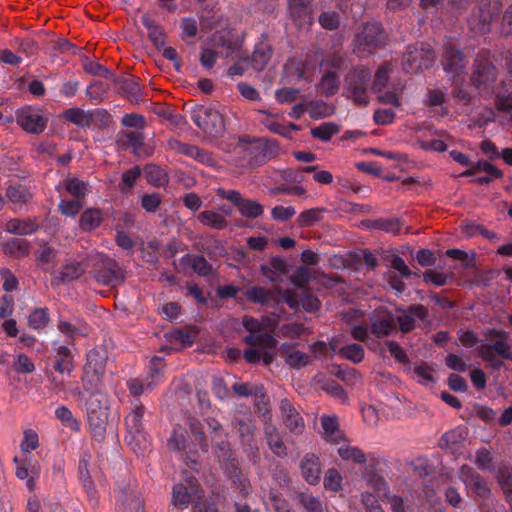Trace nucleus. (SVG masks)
Returning <instances> with one entry per match:
<instances>
[{
    "label": "nucleus",
    "mask_w": 512,
    "mask_h": 512,
    "mask_svg": "<svg viewBox=\"0 0 512 512\" xmlns=\"http://www.w3.org/2000/svg\"><path fill=\"white\" fill-rule=\"evenodd\" d=\"M435 62L434 51L423 45H409L402 55V69L407 74H415L421 69H429Z\"/></svg>",
    "instance_id": "7"
},
{
    "label": "nucleus",
    "mask_w": 512,
    "mask_h": 512,
    "mask_svg": "<svg viewBox=\"0 0 512 512\" xmlns=\"http://www.w3.org/2000/svg\"><path fill=\"white\" fill-rule=\"evenodd\" d=\"M109 89V84L101 80H95L91 82L86 88V95L91 100H102L103 96L107 93Z\"/></svg>",
    "instance_id": "61"
},
{
    "label": "nucleus",
    "mask_w": 512,
    "mask_h": 512,
    "mask_svg": "<svg viewBox=\"0 0 512 512\" xmlns=\"http://www.w3.org/2000/svg\"><path fill=\"white\" fill-rule=\"evenodd\" d=\"M325 208H311L301 212L297 218V224L299 227H311L322 220V213L325 212Z\"/></svg>",
    "instance_id": "44"
},
{
    "label": "nucleus",
    "mask_w": 512,
    "mask_h": 512,
    "mask_svg": "<svg viewBox=\"0 0 512 512\" xmlns=\"http://www.w3.org/2000/svg\"><path fill=\"white\" fill-rule=\"evenodd\" d=\"M6 196L10 202L16 205H24L32 198L31 193L22 186H9L6 189Z\"/></svg>",
    "instance_id": "50"
},
{
    "label": "nucleus",
    "mask_w": 512,
    "mask_h": 512,
    "mask_svg": "<svg viewBox=\"0 0 512 512\" xmlns=\"http://www.w3.org/2000/svg\"><path fill=\"white\" fill-rule=\"evenodd\" d=\"M17 125L26 133L39 135L47 128L48 115L37 105H25L15 111Z\"/></svg>",
    "instance_id": "6"
},
{
    "label": "nucleus",
    "mask_w": 512,
    "mask_h": 512,
    "mask_svg": "<svg viewBox=\"0 0 512 512\" xmlns=\"http://www.w3.org/2000/svg\"><path fill=\"white\" fill-rule=\"evenodd\" d=\"M108 360L107 351L103 348L91 349L86 354L85 368L105 374Z\"/></svg>",
    "instance_id": "37"
},
{
    "label": "nucleus",
    "mask_w": 512,
    "mask_h": 512,
    "mask_svg": "<svg viewBox=\"0 0 512 512\" xmlns=\"http://www.w3.org/2000/svg\"><path fill=\"white\" fill-rule=\"evenodd\" d=\"M82 208V203L79 199L61 200L58 204L60 213L67 217L76 216Z\"/></svg>",
    "instance_id": "63"
},
{
    "label": "nucleus",
    "mask_w": 512,
    "mask_h": 512,
    "mask_svg": "<svg viewBox=\"0 0 512 512\" xmlns=\"http://www.w3.org/2000/svg\"><path fill=\"white\" fill-rule=\"evenodd\" d=\"M374 490L376 493V496L371 494L370 492H365L362 494V503L364 507L366 508V511L368 512L378 504V498H381L383 496H386L387 494V486L383 479L376 478L374 479Z\"/></svg>",
    "instance_id": "39"
},
{
    "label": "nucleus",
    "mask_w": 512,
    "mask_h": 512,
    "mask_svg": "<svg viewBox=\"0 0 512 512\" xmlns=\"http://www.w3.org/2000/svg\"><path fill=\"white\" fill-rule=\"evenodd\" d=\"M498 344H506V340L498 339L492 343L481 344L478 347L479 356L494 371H500L504 366V362L497 358L499 355L495 346Z\"/></svg>",
    "instance_id": "27"
},
{
    "label": "nucleus",
    "mask_w": 512,
    "mask_h": 512,
    "mask_svg": "<svg viewBox=\"0 0 512 512\" xmlns=\"http://www.w3.org/2000/svg\"><path fill=\"white\" fill-rule=\"evenodd\" d=\"M63 118L79 128H89L87 111H84L78 107H72L64 110Z\"/></svg>",
    "instance_id": "46"
},
{
    "label": "nucleus",
    "mask_w": 512,
    "mask_h": 512,
    "mask_svg": "<svg viewBox=\"0 0 512 512\" xmlns=\"http://www.w3.org/2000/svg\"><path fill=\"white\" fill-rule=\"evenodd\" d=\"M197 220L205 227L215 230L227 228L228 221L219 211L215 209L204 210L197 215Z\"/></svg>",
    "instance_id": "36"
},
{
    "label": "nucleus",
    "mask_w": 512,
    "mask_h": 512,
    "mask_svg": "<svg viewBox=\"0 0 512 512\" xmlns=\"http://www.w3.org/2000/svg\"><path fill=\"white\" fill-rule=\"evenodd\" d=\"M65 188L69 194L77 199L84 197L87 193L86 183L77 177H68L65 180Z\"/></svg>",
    "instance_id": "53"
},
{
    "label": "nucleus",
    "mask_w": 512,
    "mask_h": 512,
    "mask_svg": "<svg viewBox=\"0 0 512 512\" xmlns=\"http://www.w3.org/2000/svg\"><path fill=\"white\" fill-rule=\"evenodd\" d=\"M83 67L87 73L92 74L94 76H99V77H102V78H105V79H108L111 81L113 80V78L116 75L112 70H110L106 66H104L98 62L92 61V60H87L84 63Z\"/></svg>",
    "instance_id": "51"
},
{
    "label": "nucleus",
    "mask_w": 512,
    "mask_h": 512,
    "mask_svg": "<svg viewBox=\"0 0 512 512\" xmlns=\"http://www.w3.org/2000/svg\"><path fill=\"white\" fill-rule=\"evenodd\" d=\"M141 23L148 30V38L154 46L158 49L163 47L165 45L166 35L162 26L148 13H144L141 16Z\"/></svg>",
    "instance_id": "30"
},
{
    "label": "nucleus",
    "mask_w": 512,
    "mask_h": 512,
    "mask_svg": "<svg viewBox=\"0 0 512 512\" xmlns=\"http://www.w3.org/2000/svg\"><path fill=\"white\" fill-rule=\"evenodd\" d=\"M281 357L291 368L300 369L310 363L311 357L297 349L296 343H284L280 349Z\"/></svg>",
    "instance_id": "21"
},
{
    "label": "nucleus",
    "mask_w": 512,
    "mask_h": 512,
    "mask_svg": "<svg viewBox=\"0 0 512 512\" xmlns=\"http://www.w3.org/2000/svg\"><path fill=\"white\" fill-rule=\"evenodd\" d=\"M321 425L323 437L327 442L339 445L337 452L343 460L358 464L366 461V456L363 451L346 442L343 432L339 429L336 418H322Z\"/></svg>",
    "instance_id": "4"
},
{
    "label": "nucleus",
    "mask_w": 512,
    "mask_h": 512,
    "mask_svg": "<svg viewBox=\"0 0 512 512\" xmlns=\"http://www.w3.org/2000/svg\"><path fill=\"white\" fill-rule=\"evenodd\" d=\"M243 38L227 33L215 34L213 43L216 47L222 48V54L225 58L236 59L242 55Z\"/></svg>",
    "instance_id": "17"
},
{
    "label": "nucleus",
    "mask_w": 512,
    "mask_h": 512,
    "mask_svg": "<svg viewBox=\"0 0 512 512\" xmlns=\"http://www.w3.org/2000/svg\"><path fill=\"white\" fill-rule=\"evenodd\" d=\"M246 299L250 303L261 304L264 305L268 303L271 299V293L264 287L261 286H252L244 292Z\"/></svg>",
    "instance_id": "48"
},
{
    "label": "nucleus",
    "mask_w": 512,
    "mask_h": 512,
    "mask_svg": "<svg viewBox=\"0 0 512 512\" xmlns=\"http://www.w3.org/2000/svg\"><path fill=\"white\" fill-rule=\"evenodd\" d=\"M103 212L98 208H87L79 219V227L83 232H91L97 229L103 222Z\"/></svg>",
    "instance_id": "35"
},
{
    "label": "nucleus",
    "mask_w": 512,
    "mask_h": 512,
    "mask_svg": "<svg viewBox=\"0 0 512 512\" xmlns=\"http://www.w3.org/2000/svg\"><path fill=\"white\" fill-rule=\"evenodd\" d=\"M310 3L311 0H288V10L296 25L311 24Z\"/></svg>",
    "instance_id": "28"
},
{
    "label": "nucleus",
    "mask_w": 512,
    "mask_h": 512,
    "mask_svg": "<svg viewBox=\"0 0 512 512\" xmlns=\"http://www.w3.org/2000/svg\"><path fill=\"white\" fill-rule=\"evenodd\" d=\"M299 499L307 512H324V505L319 497L309 493H301Z\"/></svg>",
    "instance_id": "60"
},
{
    "label": "nucleus",
    "mask_w": 512,
    "mask_h": 512,
    "mask_svg": "<svg viewBox=\"0 0 512 512\" xmlns=\"http://www.w3.org/2000/svg\"><path fill=\"white\" fill-rule=\"evenodd\" d=\"M180 263L201 277H208L213 273L212 265L200 254L187 253L180 258Z\"/></svg>",
    "instance_id": "26"
},
{
    "label": "nucleus",
    "mask_w": 512,
    "mask_h": 512,
    "mask_svg": "<svg viewBox=\"0 0 512 512\" xmlns=\"http://www.w3.org/2000/svg\"><path fill=\"white\" fill-rule=\"evenodd\" d=\"M110 114L106 109H94L87 111V119L89 121V128L97 126L99 128L108 125Z\"/></svg>",
    "instance_id": "55"
},
{
    "label": "nucleus",
    "mask_w": 512,
    "mask_h": 512,
    "mask_svg": "<svg viewBox=\"0 0 512 512\" xmlns=\"http://www.w3.org/2000/svg\"><path fill=\"white\" fill-rule=\"evenodd\" d=\"M242 324L249 332L243 338L247 345L258 347L260 350H273L276 347V340L270 333L262 331L263 325L258 319L245 315Z\"/></svg>",
    "instance_id": "9"
},
{
    "label": "nucleus",
    "mask_w": 512,
    "mask_h": 512,
    "mask_svg": "<svg viewBox=\"0 0 512 512\" xmlns=\"http://www.w3.org/2000/svg\"><path fill=\"white\" fill-rule=\"evenodd\" d=\"M164 358L160 356H153L148 364L147 375L154 380L158 385L164 381Z\"/></svg>",
    "instance_id": "49"
},
{
    "label": "nucleus",
    "mask_w": 512,
    "mask_h": 512,
    "mask_svg": "<svg viewBox=\"0 0 512 512\" xmlns=\"http://www.w3.org/2000/svg\"><path fill=\"white\" fill-rule=\"evenodd\" d=\"M86 268L87 265L84 261L69 262L61 268V271L59 272L60 280L63 282L74 281L84 274Z\"/></svg>",
    "instance_id": "42"
},
{
    "label": "nucleus",
    "mask_w": 512,
    "mask_h": 512,
    "mask_svg": "<svg viewBox=\"0 0 512 512\" xmlns=\"http://www.w3.org/2000/svg\"><path fill=\"white\" fill-rule=\"evenodd\" d=\"M28 326L38 332L45 330L51 322L47 307L34 308L27 318Z\"/></svg>",
    "instance_id": "38"
},
{
    "label": "nucleus",
    "mask_w": 512,
    "mask_h": 512,
    "mask_svg": "<svg viewBox=\"0 0 512 512\" xmlns=\"http://www.w3.org/2000/svg\"><path fill=\"white\" fill-rule=\"evenodd\" d=\"M501 10L502 2L500 0H478L467 19L470 33L474 37L490 33L492 23L498 19Z\"/></svg>",
    "instance_id": "2"
},
{
    "label": "nucleus",
    "mask_w": 512,
    "mask_h": 512,
    "mask_svg": "<svg viewBox=\"0 0 512 512\" xmlns=\"http://www.w3.org/2000/svg\"><path fill=\"white\" fill-rule=\"evenodd\" d=\"M310 133L313 138L328 142L334 135L339 133V126L334 122H326L312 128Z\"/></svg>",
    "instance_id": "45"
},
{
    "label": "nucleus",
    "mask_w": 512,
    "mask_h": 512,
    "mask_svg": "<svg viewBox=\"0 0 512 512\" xmlns=\"http://www.w3.org/2000/svg\"><path fill=\"white\" fill-rule=\"evenodd\" d=\"M16 466V476L20 480H26V485L30 490L34 489L35 480L40 475V464L31 454H25L14 457Z\"/></svg>",
    "instance_id": "12"
},
{
    "label": "nucleus",
    "mask_w": 512,
    "mask_h": 512,
    "mask_svg": "<svg viewBox=\"0 0 512 512\" xmlns=\"http://www.w3.org/2000/svg\"><path fill=\"white\" fill-rule=\"evenodd\" d=\"M117 144L123 149L131 148L137 153L144 146V135L140 131H119Z\"/></svg>",
    "instance_id": "34"
},
{
    "label": "nucleus",
    "mask_w": 512,
    "mask_h": 512,
    "mask_svg": "<svg viewBox=\"0 0 512 512\" xmlns=\"http://www.w3.org/2000/svg\"><path fill=\"white\" fill-rule=\"evenodd\" d=\"M467 64L462 52L452 45H446L443 51L442 65L444 70L453 77L463 71Z\"/></svg>",
    "instance_id": "18"
},
{
    "label": "nucleus",
    "mask_w": 512,
    "mask_h": 512,
    "mask_svg": "<svg viewBox=\"0 0 512 512\" xmlns=\"http://www.w3.org/2000/svg\"><path fill=\"white\" fill-rule=\"evenodd\" d=\"M140 175L141 169L139 166H134L126 170L121 177L122 183L120 184V190L125 192L132 189Z\"/></svg>",
    "instance_id": "59"
},
{
    "label": "nucleus",
    "mask_w": 512,
    "mask_h": 512,
    "mask_svg": "<svg viewBox=\"0 0 512 512\" xmlns=\"http://www.w3.org/2000/svg\"><path fill=\"white\" fill-rule=\"evenodd\" d=\"M330 348L336 352L341 358L351 361L354 364H359L364 360L365 350L361 344L352 343L340 348H337L336 341L330 342Z\"/></svg>",
    "instance_id": "31"
},
{
    "label": "nucleus",
    "mask_w": 512,
    "mask_h": 512,
    "mask_svg": "<svg viewBox=\"0 0 512 512\" xmlns=\"http://www.w3.org/2000/svg\"><path fill=\"white\" fill-rule=\"evenodd\" d=\"M371 71L364 65L352 67L344 77V94L357 106L370 103L369 88L371 87Z\"/></svg>",
    "instance_id": "1"
},
{
    "label": "nucleus",
    "mask_w": 512,
    "mask_h": 512,
    "mask_svg": "<svg viewBox=\"0 0 512 512\" xmlns=\"http://www.w3.org/2000/svg\"><path fill=\"white\" fill-rule=\"evenodd\" d=\"M322 28L326 30H336L340 25V15L336 11H323L318 18Z\"/></svg>",
    "instance_id": "56"
},
{
    "label": "nucleus",
    "mask_w": 512,
    "mask_h": 512,
    "mask_svg": "<svg viewBox=\"0 0 512 512\" xmlns=\"http://www.w3.org/2000/svg\"><path fill=\"white\" fill-rule=\"evenodd\" d=\"M51 353L53 358L52 367L55 372L62 376V379L52 377L51 382L55 387L61 388L63 386L64 378L70 377L71 373L75 369L74 356L68 346L57 343L52 344Z\"/></svg>",
    "instance_id": "10"
},
{
    "label": "nucleus",
    "mask_w": 512,
    "mask_h": 512,
    "mask_svg": "<svg viewBox=\"0 0 512 512\" xmlns=\"http://www.w3.org/2000/svg\"><path fill=\"white\" fill-rule=\"evenodd\" d=\"M13 369L16 373H33L35 371V365L31 358L26 354L20 353L16 356L13 364Z\"/></svg>",
    "instance_id": "64"
},
{
    "label": "nucleus",
    "mask_w": 512,
    "mask_h": 512,
    "mask_svg": "<svg viewBox=\"0 0 512 512\" xmlns=\"http://www.w3.org/2000/svg\"><path fill=\"white\" fill-rule=\"evenodd\" d=\"M199 494V485L193 477H188L182 483L173 488L172 502L174 506L181 509L187 508L191 501H194Z\"/></svg>",
    "instance_id": "15"
},
{
    "label": "nucleus",
    "mask_w": 512,
    "mask_h": 512,
    "mask_svg": "<svg viewBox=\"0 0 512 512\" xmlns=\"http://www.w3.org/2000/svg\"><path fill=\"white\" fill-rule=\"evenodd\" d=\"M459 477L466 485L467 489L477 497L486 498L490 489L483 478L476 474L468 464H463L459 471Z\"/></svg>",
    "instance_id": "16"
},
{
    "label": "nucleus",
    "mask_w": 512,
    "mask_h": 512,
    "mask_svg": "<svg viewBox=\"0 0 512 512\" xmlns=\"http://www.w3.org/2000/svg\"><path fill=\"white\" fill-rule=\"evenodd\" d=\"M2 249L5 255L20 259L30 254L31 244L25 238L15 237L4 242Z\"/></svg>",
    "instance_id": "32"
},
{
    "label": "nucleus",
    "mask_w": 512,
    "mask_h": 512,
    "mask_svg": "<svg viewBox=\"0 0 512 512\" xmlns=\"http://www.w3.org/2000/svg\"><path fill=\"white\" fill-rule=\"evenodd\" d=\"M40 228L39 218L34 216L10 219L6 223L5 231L14 235L28 236L34 234Z\"/></svg>",
    "instance_id": "20"
},
{
    "label": "nucleus",
    "mask_w": 512,
    "mask_h": 512,
    "mask_svg": "<svg viewBox=\"0 0 512 512\" xmlns=\"http://www.w3.org/2000/svg\"><path fill=\"white\" fill-rule=\"evenodd\" d=\"M94 277L97 282L112 287L124 281L122 270L114 260L105 262L101 268L96 270Z\"/></svg>",
    "instance_id": "19"
},
{
    "label": "nucleus",
    "mask_w": 512,
    "mask_h": 512,
    "mask_svg": "<svg viewBox=\"0 0 512 512\" xmlns=\"http://www.w3.org/2000/svg\"><path fill=\"white\" fill-rule=\"evenodd\" d=\"M301 474L303 478L311 485H315L320 480L321 465L319 458L314 454H307L300 463Z\"/></svg>",
    "instance_id": "29"
},
{
    "label": "nucleus",
    "mask_w": 512,
    "mask_h": 512,
    "mask_svg": "<svg viewBox=\"0 0 512 512\" xmlns=\"http://www.w3.org/2000/svg\"><path fill=\"white\" fill-rule=\"evenodd\" d=\"M494 105L498 112L509 115L512 123V83L503 82L495 92Z\"/></svg>",
    "instance_id": "24"
},
{
    "label": "nucleus",
    "mask_w": 512,
    "mask_h": 512,
    "mask_svg": "<svg viewBox=\"0 0 512 512\" xmlns=\"http://www.w3.org/2000/svg\"><path fill=\"white\" fill-rule=\"evenodd\" d=\"M104 375L105 374L103 373L84 367L83 375L81 378L84 389L86 391L98 392L102 386Z\"/></svg>",
    "instance_id": "43"
},
{
    "label": "nucleus",
    "mask_w": 512,
    "mask_h": 512,
    "mask_svg": "<svg viewBox=\"0 0 512 512\" xmlns=\"http://www.w3.org/2000/svg\"><path fill=\"white\" fill-rule=\"evenodd\" d=\"M82 408L86 412L87 416H107V396L99 392H91V394L85 398Z\"/></svg>",
    "instance_id": "22"
},
{
    "label": "nucleus",
    "mask_w": 512,
    "mask_h": 512,
    "mask_svg": "<svg viewBox=\"0 0 512 512\" xmlns=\"http://www.w3.org/2000/svg\"><path fill=\"white\" fill-rule=\"evenodd\" d=\"M340 88V80L335 71L326 72L320 81L319 90L326 97H332L338 93Z\"/></svg>",
    "instance_id": "41"
},
{
    "label": "nucleus",
    "mask_w": 512,
    "mask_h": 512,
    "mask_svg": "<svg viewBox=\"0 0 512 512\" xmlns=\"http://www.w3.org/2000/svg\"><path fill=\"white\" fill-rule=\"evenodd\" d=\"M184 155L206 165H212L214 161L210 153L195 145L188 144Z\"/></svg>",
    "instance_id": "57"
},
{
    "label": "nucleus",
    "mask_w": 512,
    "mask_h": 512,
    "mask_svg": "<svg viewBox=\"0 0 512 512\" xmlns=\"http://www.w3.org/2000/svg\"><path fill=\"white\" fill-rule=\"evenodd\" d=\"M217 197L228 200L238 210L241 216L247 219H255L264 213V207L257 200L244 198L238 190H227L219 187L216 190Z\"/></svg>",
    "instance_id": "8"
},
{
    "label": "nucleus",
    "mask_w": 512,
    "mask_h": 512,
    "mask_svg": "<svg viewBox=\"0 0 512 512\" xmlns=\"http://www.w3.org/2000/svg\"><path fill=\"white\" fill-rule=\"evenodd\" d=\"M112 82L119 87L120 91L130 102H138L141 100V88L135 79L115 75Z\"/></svg>",
    "instance_id": "33"
},
{
    "label": "nucleus",
    "mask_w": 512,
    "mask_h": 512,
    "mask_svg": "<svg viewBox=\"0 0 512 512\" xmlns=\"http://www.w3.org/2000/svg\"><path fill=\"white\" fill-rule=\"evenodd\" d=\"M256 148L259 151V156L261 158L260 161L264 162L278 154L279 144L277 140H267L265 142L258 143Z\"/></svg>",
    "instance_id": "54"
},
{
    "label": "nucleus",
    "mask_w": 512,
    "mask_h": 512,
    "mask_svg": "<svg viewBox=\"0 0 512 512\" xmlns=\"http://www.w3.org/2000/svg\"><path fill=\"white\" fill-rule=\"evenodd\" d=\"M371 333L377 338L391 335L396 330V316L389 310H376L370 317Z\"/></svg>",
    "instance_id": "14"
},
{
    "label": "nucleus",
    "mask_w": 512,
    "mask_h": 512,
    "mask_svg": "<svg viewBox=\"0 0 512 512\" xmlns=\"http://www.w3.org/2000/svg\"><path fill=\"white\" fill-rule=\"evenodd\" d=\"M368 227L397 235L401 231V222L398 218H380L373 220Z\"/></svg>",
    "instance_id": "47"
},
{
    "label": "nucleus",
    "mask_w": 512,
    "mask_h": 512,
    "mask_svg": "<svg viewBox=\"0 0 512 512\" xmlns=\"http://www.w3.org/2000/svg\"><path fill=\"white\" fill-rule=\"evenodd\" d=\"M273 54V48L270 44L260 41L255 47L251 56H249V63L253 70L263 71L269 63Z\"/></svg>",
    "instance_id": "25"
},
{
    "label": "nucleus",
    "mask_w": 512,
    "mask_h": 512,
    "mask_svg": "<svg viewBox=\"0 0 512 512\" xmlns=\"http://www.w3.org/2000/svg\"><path fill=\"white\" fill-rule=\"evenodd\" d=\"M324 487L327 490L338 492L342 489V476L338 470L328 469L324 477Z\"/></svg>",
    "instance_id": "62"
},
{
    "label": "nucleus",
    "mask_w": 512,
    "mask_h": 512,
    "mask_svg": "<svg viewBox=\"0 0 512 512\" xmlns=\"http://www.w3.org/2000/svg\"><path fill=\"white\" fill-rule=\"evenodd\" d=\"M390 77V64L385 63L381 65L375 75L371 84L373 92L381 91L388 83Z\"/></svg>",
    "instance_id": "52"
},
{
    "label": "nucleus",
    "mask_w": 512,
    "mask_h": 512,
    "mask_svg": "<svg viewBox=\"0 0 512 512\" xmlns=\"http://www.w3.org/2000/svg\"><path fill=\"white\" fill-rule=\"evenodd\" d=\"M400 315L396 316V325L402 333L406 334L415 328L416 320L425 321L428 317V309L422 304H412L408 308L398 307Z\"/></svg>",
    "instance_id": "13"
},
{
    "label": "nucleus",
    "mask_w": 512,
    "mask_h": 512,
    "mask_svg": "<svg viewBox=\"0 0 512 512\" xmlns=\"http://www.w3.org/2000/svg\"><path fill=\"white\" fill-rule=\"evenodd\" d=\"M195 333L185 329V328H178L173 330L169 334V341L171 343L177 342L182 344L183 346H191L194 342Z\"/></svg>",
    "instance_id": "58"
},
{
    "label": "nucleus",
    "mask_w": 512,
    "mask_h": 512,
    "mask_svg": "<svg viewBox=\"0 0 512 512\" xmlns=\"http://www.w3.org/2000/svg\"><path fill=\"white\" fill-rule=\"evenodd\" d=\"M467 434L465 427H457L442 436L440 446L449 450L451 453L461 454L460 450L465 447L464 442Z\"/></svg>",
    "instance_id": "23"
},
{
    "label": "nucleus",
    "mask_w": 512,
    "mask_h": 512,
    "mask_svg": "<svg viewBox=\"0 0 512 512\" xmlns=\"http://www.w3.org/2000/svg\"><path fill=\"white\" fill-rule=\"evenodd\" d=\"M190 117L205 134L219 136L225 130L222 114L212 106L195 105L190 109Z\"/></svg>",
    "instance_id": "5"
},
{
    "label": "nucleus",
    "mask_w": 512,
    "mask_h": 512,
    "mask_svg": "<svg viewBox=\"0 0 512 512\" xmlns=\"http://www.w3.org/2000/svg\"><path fill=\"white\" fill-rule=\"evenodd\" d=\"M496 80V68L488 60L475 61V70L471 75L473 85L478 89L479 93H489Z\"/></svg>",
    "instance_id": "11"
},
{
    "label": "nucleus",
    "mask_w": 512,
    "mask_h": 512,
    "mask_svg": "<svg viewBox=\"0 0 512 512\" xmlns=\"http://www.w3.org/2000/svg\"><path fill=\"white\" fill-rule=\"evenodd\" d=\"M287 268L288 262L284 258L280 256H274L271 258L268 265L261 266V272L263 275L274 281L276 277L286 273Z\"/></svg>",
    "instance_id": "40"
},
{
    "label": "nucleus",
    "mask_w": 512,
    "mask_h": 512,
    "mask_svg": "<svg viewBox=\"0 0 512 512\" xmlns=\"http://www.w3.org/2000/svg\"><path fill=\"white\" fill-rule=\"evenodd\" d=\"M388 41L386 32L381 21L370 19L362 24L354 37L355 51L371 54L377 49L383 48Z\"/></svg>",
    "instance_id": "3"
}]
</instances>
